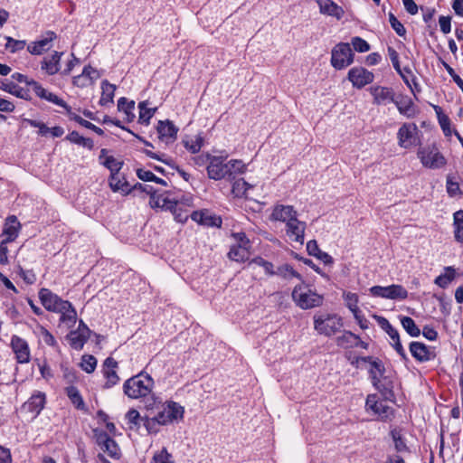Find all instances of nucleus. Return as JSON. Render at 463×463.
<instances>
[{
	"mask_svg": "<svg viewBox=\"0 0 463 463\" xmlns=\"http://www.w3.org/2000/svg\"><path fill=\"white\" fill-rule=\"evenodd\" d=\"M417 157L424 168L438 170L444 168L448 160L440 151L436 142L420 145L417 149Z\"/></svg>",
	"mask_w": 463,
	"mask_h": 463,
	"instance_id": "1",
	"label": "nucleus"
},
{
	"mask_svg": "<svg viewBox=\"0 0 463 463\" xmlns=\"http://www.w3.org/2000/svg\"><path fill=\"white\" fill-rule=\"evenodd\" d=\"M153 378L145 372H140L128 379L123 384L124 393L131 399L146 397L152 392Z\"/></svg>",
	"mask_w": 463,
	"mask_h": 463,
	"instance_id": "2",
	"label": "nucleus"
},
{
	"mask_svg": "<svg viewBox=\"0 0 463 463\" xmlns=\"http://www.w3.org/2000/svg\"><path fill=\"white\" fill-rule=\"evenodd\" d=\"M271 218L285 222L288 228L287 232H305L307 229V223L298 219V213L291 205H275Z\"/></svg>",
	"mask_w": 463,
	"mask_h": 463,
	"instance_id": "3",
	"label": "nucleus"
},
{
	"mask_svg": "<svg viewBox=\"0 0 463 463\" xmlns=\"http://www.w3.org/2000/svg\"><path fill=\"white\" fill-rule=\"evenodd\" d=\"M313 318L314 329L326 336L336 334L344 326L342 317L336 314L317 313Z\"/></svg>",
	"mask_w": 463,
	"mask_h": 463,
	"instance_id": "4",
	"label": "nucleus"
},
{
	"mask_svg": "<svg viewBox=\"0 0 463 463\" xmlns=\"http://www.w3.org/2000/svg\"><path fill=\"white\" fill-rule=\"evenodd\" d=\"M232 240L228 258L231 260L243 262L247 260L251 254L252 243L246 236V233H231Z\"/></svg>",
	"mask_w": 463,
	"mask_h": 463,
	"instance_id": "5",
	"label": "nucleus"
},
{
	"mask_svg": "<svg viewBox=\"0 0 463 463\" xmlns=\"http://www.w3.org/2000/svg\"><path fill=\"white\" fill-rule=\"evenodd\" d=\"M292 299L302 309H309L323 304V297L310 288L297 285L292 291Z\"/></svg>",
	"mask_w": 463,
	"mask_h": 463,
	"instance_id": "6",
	"label": "nucleus"
},
{
	"mask_svg": "<svg viewBox=\"0 0 463 463\" xmlns=\"http://www.w3.org/2000/svg\"><path fill=\"white\" fill-rule=\"evenodd\" d=\"M420 130L415 123H403L397 132L398 145L402 148L410 149L420 146Z\"/></svg>",
	"mask_w": 463,
	"mask_h": 463,
	"instance_id": "7",
	"label": "nucleus"
},
{
	"mask_svg": "<svg viewBox=\"0 0 463 463\" xmlns=\"http://www.w3.org/2000/svg\"><path fill=\"white\" fill-rule=\"evenodd\" d=\"M354 53L349 43H339L332 50L331 64L335 70H343L352 64Z\"/></svg>",
	"mask_w": 463,
	"mask_h": 463,
	"instance_id": "8",
	"label": "nucleus"
},
{
	"mask_svg": "<svg viewBox=\"0 0 463 463\" xmlns=\"http://www.w3.org/2000/svg\"><path fill=\"white\" fill-rule=\"evenodd\" d=\"M184 409L175 402H167L162 409L155 415L157 418V422L165 426L171 424L175 421L183 420Z\"/></svg>",
	"mask_w": 463,
	"mask_h": 463,
	"instance_id": "9",
	"label": "nucleus"
},
{
	"mask_svg": "<svg viewBox=\"0 0 463 463\" xmlns=\"http://www.w3.org/2000/svg\"><path fill=\"white\" fill-rule=\"evenodd\" d=\"M369 290L373 297L392 300H402L408 297L407 289L398 284H392L387 287L373 286Z\"/></svg>",
	"mask_w": 463,
	"mask_h": 463,
	"instance_id": "10",
	"label": "nucleus"
},
{
	"mask_svg": "<svg viewBox=\"0 0 463 463\" xmlns=\"http://www.w3.org/2000/svg\"><path fill=\"white\" fill-rule=\"evenodd\" d=\"M191 219L202 227L207 229L221 228L222 223L221 216L209 209L194 211L191 213Z\"/></svg>",
	"mask_w": 463,
	"mask_h": 463,
	"instance_id": "11",
	"label": "nucleus"
},
{
	"mask_svg": "<svg viewBox=\"0 0 463 463\" xmlns=\"http://www.w3.org/2000/svg\"><path fill=\"white\" fill-rule=\"evenodd\" d=\"M365 407L367 411H371L374 415H377L380 420L386 421L393 417V409L384 402L380 401L376 394L367 396Z\"/></svg>",
	"mask_w": 463,
	"mask_h": 463,
	"instance_id": "12",
	"label": "nucleus"
},
{
	"mask_svg": "<svg viewBox=\"0 0 463 463\" xmlns=\"http://www.w3.org/2000/svg\"><path fill=\"white\" fill-rule=\"evenodd\" d=\"M53 31H46L37 40L27 45V51L32 55H42L52 47V42L57 39Z\"/></svg>",
	"mask_w": 463,
	"mask_h": 463,
	"instance_id": "13",
	"label": "nucleus"
},
{
	"mask_svg": "<svg viewBox=\"0 0 463 463\" xmlns=\"http://www.w3.org/2000/svg\"><path fill=\"white\" fill-rule=\"evenodd\" d=\"M39 298L45 309L57 312L63 309L64 306L69 307V301L61 299L58 295L52 293L49 288H43L39 291Z\"/></svg>",
	"mask_w": 463,
	"mask_h": 463,
	"instance_id": "14",
	"label": "nucleus"
},
{
	"mask_svg": "<svg viewBox=\"0 0 463 463\" xmlns=\"http://www.w3.org/2000/svg\"><path fill=\"white\" fill-rule=\"evenodd\" d=\"M30 84L32 90L34 91L35 95L38 98L64 109L66 114L68 115L69 111L71 109V107L69 106L62 99H61L53 92H51L47 89L43 88L39 82H37L34 80H31Z\"/></svg>",
	"mask_w": 463,
	"mask_h": 463,
	"instance_id": "15",
	"label": "nucleus"
},
{
	"mask_svg": "<svg viewBox=\"0 0 463 463\" xmlns=\"http://www.w3.org/2000/svg\"><path fill=\"white\" fill-rule=\"evenodd\" d=\"M347 79L354 88L362 89L373 81L374 75L364 67H354L349 70Z\"/></svg>",
	"mask_w": 463,
	"mask_h": 463,
	"instance_id": "16",
	"label": "nucleus"
},
{
	"mask_svg": "<svg viewBox=\"0 0 463 463\" xmlns=\"http://www.w3.org/2000/svg\"><path fill=\"white\" fill-rule=\"evenodd\" d=\"M411 356L419 363H426L434 360L437 354L434 348L426 345L422 342L412 341L409 345Z\"/></svg>",
	"mask_w": 463,
	"mask_h": 463,
	"instance_id": "17",
	"label": "nucleus"
},
{
	"mask_svg": "<svg viewBox=\"0 0 463 463\" xmlns=\"http://www.w3.org/2000/svg\"><path fill=\"white\" fill-rule=\"evenodd\" d=\"M369 92L373 97V103L381 106L392 103L394 101V90L386 86L373 85L369 88Z\"/></svg>",
	"mask_w": 463,
	"mask_h": 463,
	"instance_id": "18",
	"label": "nucleus"
},
{
	"mask_svg": "<svg viewBox=\"0 0 463 463\" xmlns=\"http://www.w3.org/2000/svg\"><path fill=\"white\" fill-rule=\"evenodd\" d=\"M223 156H213L206 166L207 175L210 179L220 181L226 178L227 162Z\"/></svg>",
	"mask_w": 463,
	"mask_h": 463,
	"instance_id": "19",
	"label": "nucleus"
},
{
	"mask_svg": "<svg viewBox=\"0 0 463 463\" xmlns=\"http://www.w3.org/2000/svg\"><path fill=\"white\" fill-rule=\"evenodd\" d=\"M179 128L169 119L159 120L156 127L158 137L165 144L174 143L177 138Z\"/></svg>",
	"mask_w": 463,
	"mask_h": 463,
	"instance_id": "20",
	"label": "nucleus"
},
{
	"mask_svg": "<svg viewBox=\"0 0 463 463\" xmlns=\"http://www.w3.org/2000/svg\"><path fill=\"white\" fill-rule=\"evenodd\" d=\"M11 346L18 363L24 364L30 361V349L24 339L18 335H13Z\"/></svg>",
	"mask_w": 463,
	"mask_h": 463,
	"instance_id": "21",
	"label": "nucleus"
},
{
	"mask_svg": "<svg viewBox=\"0 0 463 463\" xmlns=\"http://www.w3.org/2000/svg\"><path fill=\"white\" fill-rule=\"evenodd\" d=\"M118 362L114 358L108 357L105 359L102 370L104 377L106 378L104 388L109 389L119 382V376L116 372Z\"/></svg>",
	"mask_w": 463,
	"mask_h": 463,
	"instance_id": "22",
	"label": "nucleus"
},
{
	"mask_svg": "<svg viewBox=\"0 0 463 463\" xmlns=\"http://www.w3.org/2000/svg\"><path fill=\"white\" fill-rule=\"evenodd\" d=\"M62 52L54 51L51 56L44 57L41 62V69L47 75L52 76L60 71Z\"/></svg>",
	"mask_w": 463,
	"mask_h": 463,
	"instance_id": "23",
	"label": "nucleus"
},
{
	"mask_svg": "<svg viewBox=\"0 0 463 463\" xmlns=\"http://www.w3.org/2000/svg\"><path fill=\"white\" fill-rule=\"evenodd\" d=\"M392 103L395 104L398 111L404 117L411 118L416 116L417 110L411 98L408 96L394 97Z\"/></svg>",
	"mask_w": 463,
	"mask_h": 463,
	"instance_id": "24",
	"label": "nucleus"
},
{
	"mask_svg": "<svg viewBox=\"0 0 463 463\" xmlns=\"http://www.w3.org/2000/svg\"><path fill=\"white\" fill-rule=\"evenodd\" d=\"M319 11L323 14L330 15L341 19L344 15V10L333 0H317Z\"/></svg>",
	"mask_w": 463,
	"mask_h": 463,
	"instance_id": "25",
	"label": "nucleus"
},
{
	"mask_svg": "<svg viewBox=\"0 0 463 463\" xmlns=\"http://www.w3.org/2000/svg\"><path fill=\"white\" fill-rule=\"evenodd\" d=\"M226 178L227 181H232L246 173L248 165L240 159H231L227 161Z\"/></svg>",
	"mask_w": 463,
	"mask_h": 463,
	"instance_id": "26",
	"label": "nucleus"
},
{
	"mask_svg": "<svg viewBox=\"0 0 463 463\" xmlns=\"http://www.w3.org/2000/svg\"><path fill=\"white\" fill-rule=\"evenodd\" d=\"M45 404V394L38 392L24 404V408L34 416L40 414Z\"/></svg>",
	"mask_w": 463,
	"mask_h": 463,
	"instance_id": "27",
	"label": "nucleus"
},
{
	"mask_svg": "<svg viewBox=\"0 0 463 463\" xmlns=\"http://www.w3.org/2000/svg\"><path fill=\"white\" fill-rule=\"evenodd\" d=\"M118 109L119 112H123L125 114V120L127 122H132L136 115L134 113L135 109V101L129 100L125 97H121L118 100Z\"/></svg>",
	"mask_w": 463,
	"mask_h": 463,
	"instance_id": "28",
	"label": "nucleus"
},
{
	"mask_svg": "<svg viewBox=\"0 0 463 463\" xmlns=\"http://www.w3.org/2000/svg\"><path fill=\"white\" fill-rule=\"evenodd\" d=\"M90 337V335L77 330H72L66 335L71 347L75 350H81Z\"/></svg>",
	"mask_w": 463,
	"mask_h": 463,
	"instance_id": "29",
	"label": "nucleus"
},
{
	"mask_svg": "<svg viewBox=\"0 0 463 463\" xmlns=\"http://www.w3.org/2000/svg\"><path fill=\"white\" fill-rule=\"evenodd\" d=\"M101 97L99 101V105L107 106L109 104L113 103L116 86L114 84L109 83L107 80H104L101 82Z\"/></svg>",
	"mask_w": 463,
	"mask_h": 463,
	"instance_id": "30",
	"label": "nucleus"
},
{
	"mask_svg": "<svg viewBox=\"0 0 463 463\" xmlns=\"http://www.w3.org/2000/svg\"><path fill=\"white\" fill-rule=\"evenodd\" d=\"M106 154L107 149L102 148L99 155L100 163L110 171L111 175L118 174L119 170L121 169L122 163L118 162L112 156H105Z\"/></svg>",
	"mask_w": 463,
	"mask_h": 463,
	"instance_id": "31",
	"label": "nucleus"
},
{
	"mask_svg": "<svg viewBox=\"0 0 463 463\" xmlns=\"http://www.w3.org/2000/svg\"><path fill=\"white\" fill-rule=\"evenodd\" d=\"M232 183V193L234 197L241 198L246 196L248 190L251 189L253 186L246 182L243 178H235Z\"/></svg>",
	"mask_w": 463,
	"mask_h": 463,
	"instance_id": "32",
	"label": "nucleus"
},
{
	"mask_svg": "<svg viewBox=\"0 0 463 463\" xmlns=\"http://www.w3.org/2000/svg\"><path fill=\"white\" fill-rule=\"evenodd\" d=\"M65 139L70 141L72 144L88 148L89 150H92L94 147V142L91 138L84 137L80 136L78 131H75V130L70 132L66 136Z\"/></svg>",
	"mask_w": 463,
	"mask_h": 463,
	"instance_id": "33",
	"label": "nucleus"
},
{
	"mask_svg": "<svg viewBox=\"0 0 463 463\" xmlns=\"http://www.w3.org/2000/svg\"><path fill=\"white\" fill-rule=\"evenodd\" d=\"M126 420L129 430L138 431L143 426L144 416L136 409H130L126 414Z\"/></svg>",
	"mask_w": 463,
	"mask_h": 463,
	"instance_id": "34",
	"label": "nucleus"
},
{
	"mask_svg": "<svg viewBox=\"0 0 463 463\" xmlns=\"http://www.w3.org/2000/svg\"><path fill=\"white\" fill-rule=\"evenodd\" d=\"M445 273L440 274L435 279V284L439 287L445 288H447L452 280L456 278V269L452 266H448L444 268Z\"/></svg>",
	"mask_w": 463,
	"mask_h": 463,
	"instance_id": "35",
	"label": "nucleus"
},
{
	"mask_svg": "<svg viewBox=\"0 0 463 463\" xmlns=\"http://www.w3.org/2000/svg\"><path fill=\"white\" fill-rule=\"evenodd\" d=\"M139 116L138 123L141 125L147 126L150 123V119L153 118L156 111V108H147V101H141L138 104Z\"/></svg>",
	"mask_w": 463,
	"mask_h": 463,
	"instance_id": "36",
	"label": "nucleus"
},
{
	"mask_svg": "<svg viewBox=\"0 0 463 463\" xmlns=\"http://www.w3.org/2000/svg\"><path fill=\"white\" fill-rule=\"evenodd\" d=\"M0 89L24 99H31L29 91L27 90H24L13 82H2L0 85Z\"/></svg>",
	"mask_w": 463,
	"mask_h": 463,
	"instance_id": "37",
	"label": "nucleus"
},
{
	"mask_svg": "<svg viewBox=\"0 0 463 463\" xmlns=\"http://www.w3.org/2000/svg\"><path fill=\"white\" fill-rule=\"evenodd\" d=\"M65 393L67 394L68 398L71 402V403L78 409V410H84L85 403L83 402V399L78 390L77 387L73 385H70L65 388Z\"/></svg>",
	"mask_w": 463,
	"mask_h": 463,
	"instance_id": "38",
	"label": "nucleus"
},
{
	"mask_svg": "<svg viewBox=\"0 0 463 463\" xmlns=\"http://www.w3.org/2000/svg\"><path fill=\"white\" fill-rule=\"evenodd\" d=\"M67 116L71 120L77 122L81 127H84L88 129L94 131L96 134H98L99 136H102L104 134V131L100 128H99V127L95 126L94 124H92L91 122L82 118L80 116H79L78 114L73 112L72 109L69 111Z\"/></svg>",
	"mask_w": 463,
	"mask_h": 463,
	"instance_id": "39",
	"label": "nucleus"
},
{
	"mask_svg": "<svg viewBox=\"0 0 463 463\" xmlns=\"http://www.w3.org/2000/svg\"><path fill=\"white\" fill-rule=\"evenodd\" d=\"M184 146L192 154H197L204 146L203 133L197 134L194 139L183 140Z\"/></svg>",
	"mask_w": 463,
	"mask_h": 463,
	"instance_id": "40",
	"label": "nucleus"
},
{
	"mask_svg": "<svg viewBox=\"0 0 463 463\" xmlns=\"http://www.w3.org/2000/svg\"><path fill=\"white\" fill-rule=\"evenodd\" d=\"M183 207L184 204L179 202L174 203V204L170 207L175 221L181 223L185 222L188 218L191 217V213Z\"/></svg>",
	"mask_w": 463,
	"mask_h": 463,
	"instance_id": "41",
	"label": "nucleus"
},
{
	"mask_svg": "<svg viewBox=\"0 0 463 463\" xmlns=\"http://www.w3.org/2000/svg\"><path fill=\"white\" fill-rule=\"evenodd\" d=\"M136 175L142 181H145V182H155V183L159 184L164 185V186L167 185L166 181H165L164 179H162L160 177L156 176L154 175V173L151 172L150 170H146V169L142 168V167L137 168L136 169Z\"/></svg>",
	"mask_w": 463,
	"mask_h": 463,
	"instance_id": "42",
	"label": "nucleus"
},
{
	"mask_svg": "<svg viewBox=\"0 0 463 463\" xmlns=\"http://www.w3.org/2000/svg\"><path fill=\"white\" fill-rule=\"evenodd\" d=\"M384 372V365L380 359L376 358L371 362V369L369 370V373L373 384H378L379 378L383 377Z\"/></svg>",
	"mask_w": 463,
	"mask_h": 463,
	"instance_id": "43",
	"label": "nucleus"
},
{
	"mask_svg": "<svg viewBox=\"0 0 463 463\" xmlns=\"http://www.w3.org/2000/svg\"><path fill=\"white\" fill-rule=\"evenodd\" d=\"M57 313H61L60 320L61 322L67 323L70 326L75 324L77 313L71 302H69V307L64 306V308H61Z\"/></svg>",
	"mask_w": 463,
	"mask_h": 463,
	"instance_id": "44",
	"label": "nucleus"
},
{
	"mask_svg": "<svg viewBox=\"0 0 463 463\" xmlns=\"http://www.w3.org/2000/svg\"><path fill=\"white\" fill-rule=\"evenodd\" d=\"M109 185L114 192L128 194L130 191L128 184L124 178L120 179L118 174L110 175Z\"/></svg>",
	"mask_w": 463,
	"mask_h": 463,
	"instance_id": "45",
	"label": "nucleus"
},
{
	"mask_svg": "<svg viewBox=\"0 0 463 463\" xmlns=\"http://www.w3.org/2000/svg\"><path fill=\"white\" fill-rule=\"evenodd\" d=\"M358 339V335L351 331H344L342 335L336 337V345L343 348L354 347V341Z\"/></svg>",
	"mask_w": 463,
	"mask_h": 463,
	"instance_id": "46",
	"label": "nucleus"
},
{
	"mask_svg": "<svg viewBox=\"0 0 463 463\" xmlns=\"http://www.w3.org/2000/svg\"><path fill=\"white\" fill-rule=\"evenodd\" d=\"M401 323L404 330L411 337H418L420 335V329L416 325L415 321L410 317H402Z\"/></svg>",
	"mask_w": 463,
	"mask_h": 463,
	"instance_id": "47",
	"label": "nucleus"
},
{
	"mask_svg": "<svg viewBox=\"0 0 463 463\" xmlns=\"http://www.w3.org/2000/svg\"><path fill=\"white\" fill-rule=\"evenodd\" d=\"M373 317L380 327L390 336L392 340L400 336L398 331L390 324L388 319L377 315H374Z\"/></svg>",
	"mask_w": 463,
	"mask_h": 463,
	"instance_id": "48",
	"label": "nucleus"
},
{
	"mask_svg": "<svg viewBox=\"0 0 463 463\" xmlns=\"http://www.w3.org/2000/svg\"><path fill=\"white\" fill-rule=\"evenodd\" d=\"M274 275H277L279 277H281L285 279H289L290 278H298L301 279V276L299 273H298L292 266L288 264H283L279 267H278L276 269H274Z\"/></svg>",
	"mask_w": 463,
	"mask_h": 463,
	"instance_id": "49",
	"label": "nucleus"
},
{
	"mask_svg": "<svg viewBox=\"0 0 463 463\" xmlns=\"http://www.w3.org/2000/svg\"><path fill=\"white\" fill-rule=\"evenodd\" d=\"M6 43L5 44V49L11 53L18 52L24 49L26 46L25 40H15L11 36L5 37Z\"/></svg>",
	"mask_w": 463,
	"mask_h": 463,
	"instance_id": "50",
	"label": "nucleus"
},
{
	"mask_svg": "<svg viewBox=\"0 0 463 463\" xmlns=\"http://www.w3.org/2000/svg\"><path fill=\"white\" fill-rule=\"evenodd\" d=\"M446 189L449 196L456 197L462 195V191L459 183L456 180L455 176L449 175L446 179Z\"/></svg>",
	"mask_w": 463,
	"mask_h": 463,
	"instance_id": "51",
	"label": "nucleus"
},
{
	"mask_svg": "<svg viewBox=\"0 0 463 463\" xmlns=\"http://www.w3.org/2000/svg\"><path fill=\"white\" fill-rule=\"evenodd\" d=\"M385 397L392 396L393 383L388 376L379 378L378 384H373Z\"/></svg>",
	"mask_w": 463,
	"mask_h": 463,
	"instance_id": "52",
	"label": "nucleus"
},
{
	"mask_svg": "<svg viewBox=\"0 0 463 463\" xmlns=\"http://www.w3.org/2000/svg\"><path fill=\"white\" fill-rule=\"evenodd\" d=\"M390 435L394 442V447L397 452H409L410 449L402 437L401 431L397 429L391 430Z\"/></svg>",
	"mask_w": 463,
	"mask_h": 463,
	"instance_id": "53",
	"label": "nucleus"
},
{
	"mask_svg": "<svg viewBox=\"0 0 463 463\" xmlns=\"http://www.w3.org/2000/svg\"><path fill=\"white\" fill-rule=\"evenodd\" d=\"M143 153L148 157L160 161L171 167L175 166V162L173 158L165 153H155L149 149H144Z\"/></svg>",
	"mask_w": 463,
	"mask_h": 463,
	"instance_id": "54",
	"label": "nucleus"
},
{
	"mask_svg": "<svg viewBox=\"0 0 463 463\" xmlns=\"http://www.w3.org/2000/svg\"><path fill=\"white\" fill-rule=\"evenodd\" d=\"M388 55L390 57V60L392 63L393 68L396 70V71L402 75L403 78L405 83L411 88V91L414 92V90L411 87L409 84V81L407 79L404 78V76L402 74L401 66H400V61H399V53L396 52V50L393 47L389 46L388 47Z\"/></svg>",
	"mask_w": 463,
	"mask_h": 463,
	"instance_id": "55",
	"label": "nucleus"
},
{
	"mask_svg": "<svg viewBox=\"0 0 463 463\" xmlns=\"http://www.w3.org/2000/svg\"><path fill=\"white\" fill-rule=\"evenodd\" d=\"M160 426L162 425L160 422H157V418L156 416H144L143 427L146 429L148 434L158 433Z\"/></svg>",
	"mask_w": 463,
	"mask_h": 463,
	"instance_id": "56",
	"label": "nucleus"
},
{
	"mask_svg": "<svg viewBox=\"0 0 463 463\" xmlns=\"http://www.w3.org/2000/svg\"><path fill=\"white\" fill-rule=\"evenodd\" d=\"M100 449L104 452H107L108 455L114 459H118L121 456L120 449L118 443L113 439L111 440H109V442L104 444L102 447H100Z\"/></svg>",
	"mask_w": 463,
	"mask_h": 463,
	"instance_id": "57",
	"label": "nucleus"
},
{
	"mask_svg": "<svg viewBox=\"0 0 463 463\" xmlns=\"http://www.w3.org/2000/svg\"><path fill=\"white\" fill-rule=\"evenodd\" d=\"M97 366V359L91 354H84L81 357L80 367L83 371L88 373H91L95 371Z\"/></svg>",
	"mask_w": 463,
	"mask_h": 463,
	"instance_id": "58",
	"label": "nucleus"
},
{
	"mask_svg": "<svg viewBox=\"0 0 463 463\" xmlns=\"http://www.w3.org/2000/svg\"><path fill=\"white\" fill-rule=\"evenodd\" d=\"M347 307L352 311L355 319H359V308L357 307L358 297L354 293H347L345 295Z\"/></svg>",
	"mask_w": 463,
	"mask_h": 463,
	"instance_id": "59",
	"label": "nucleus"
},
{
	"mask_svg": "<svg viewBox=\"0 0 463 463\" xmlns=\"http://www.w3.org/2000/svg\"><path fill=\"white\" fill-rule=\"evenodd\" d=\"M21 223L16 216L10 215L5 219V225L2 232H19Z\"/></svg>",
	"mask_w": 463,
	"mask_h": 463,
	"instance_id": "60",
	"label": "nucleus"
},
{
	"mask_svg": "<svg viewBox=\"0 0 463 463\" xmlns=\"http://www.w3.org/2000/svg\"><path fill=\"white\" fill-rule=\"evenodd\" d=\"M250 264H256L258 266H260L264 269L265 272L269 276H274V266L271 262L264 260L261 257H256L254 258Z\"/></svg>",
	"mask_w": 463,
	"mask_h": 463,
	"instance_id": "61",
	"label": "nucleus"
},
{
	"mask_svg": "<svg viewBox=\"0 0 463 463\" xmlns=\"http://www.w3.org/2000/svg\"><path fill=\"white\" fill-rule=\"evenodd\" d=\"M389 22L392 28L395 31V33L399 36H404L406 33V29L403 24L396 18V16L392 13H389Z\"/></svg>",
	"mask_w": 463,
	"mask_h": 463,
	"instance_id": "62",
	"label": "nucleus"
},
{
	"mask_svg": "<svg viewBox=\"0 0 463 463\" xmlns=\"http://www.w3.org/2000/svg\"><path fill=\"white\" fill-rule=\"evenodd\" d=\"M351 43L354 49L358 52H365L370 50V44L359 36L353 37Z\"/></svg>",
	"mask_w": 463,
	"mask_h": 463,
	"instance_id": "63",
	"label": "nucleus"
},
{
	"mask_svg": "<svg viewBox=\"0 0 463 463\" xmlns=\"http://www.w3.org/2000/svg\"><path fill=\"white\" fill-rule=\"evenodd\" d=\"M171 458V454L164 448L159 453L154 455L152 463H173Z\"/></svg>",
	"mask_w": 463,
	"mask_h": 463,
	"instance_id": "64",
	"label": "nucleus"
}]
</instances>
